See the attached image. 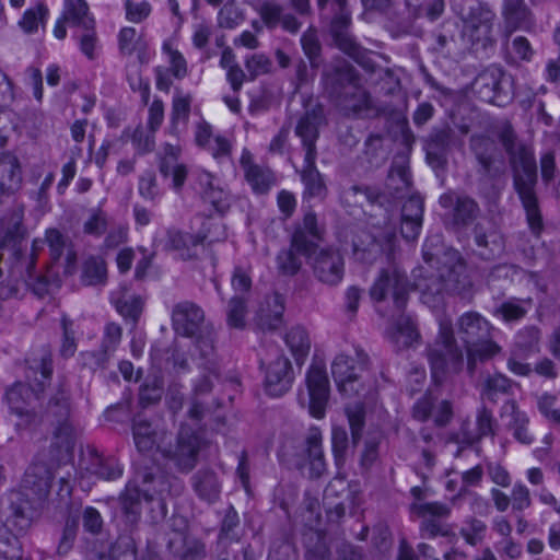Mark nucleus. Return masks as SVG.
<instances>
[{
    "label": "nucleus",
    "mask_w": 560,
    "mask_h": 560,
    "mask_svg": "<svg viewBox=\"0 0 560 560\" xmlns=\"http://www.w3.org/2000/svg\"><path fill=\"white\" fill-rule=\"evenodd\" d=\"M499 140L504 148L513 173V185L526 212V219L533 233L542 230V217L535 191L537 183V165L529 145L518 140L510 124L499 131Z\"/></svg>",
    "instance_id": "f257e3e1"
},
{
    "label": "nucleus",
    "mask_w": 560,
    "mask_h": 560,
    "mask_svg": "<svg viewBox=\"0 0 560 560\" xmlns=\"http://www.w3.org/2000/svg\"><path fill=\"white\" fill-rule=\"evenodd\" d=\"M2 236L0 237V249L8 250L11 255V267L8 282L0 284V300L16 296L19 282L30 283L34 279L38 250L43 247V240L33 241L32 248L25 250L27 236L23 226V212L14 210L2 220Z\"/></svg>",
    "instance_id": "f03ea898"
},
{
    "label": "nucleus",
    "mask_w": 560,
    "mask_h": 560,
    "mask_svg": "<svg viewBox=\"0 0 560 560\" xmlns=\"http://www.w3.org/2000/svg\"><path fill=\"white\" fill-rule=\"evenodd\" d=\"M51 476L43 465H35L27 469L23 479V490L12 492L10 495L11 518L19 532H25L33 518L34 510L49 493Z\"/></svg>",
    "instance_id": "7ed1b4c3"
},
{
    "label": "nucleus",
    "mask_w": 560,
    "mask_h": 560,
    "mask_svg": "<svg viewBox=\"0 0 560 560\" xmlns=\"http://www.w3.org/2000/svg\"><path fill=\"white\" fill-rule=\"evenodd\" d=\"M467 352V369L474 373L477 360L491 359L500 352L501 348L492 339L494 327L477 312L464 313L456 323Z\"/></svg>",
    "instance_id": "20e7f679"
},
{
    "label": "nucleus",
    "mask_w": 560,
    "mask_h": 560,
    "mask_svg": "<svg viewBox=\"0 0 560 560\" xmlns=\"http://www.w3.org/2000/svg\"><path fill=\"white\" fill-rule=\"evenodd\" d=\"M427 357L432 378L438 384L463 371L464 353L455 339L450 319H440L439 334L434 342L428 347Z\"/></svg>",
    "instance_id": "39448f33"
},
{
    "label": "nucleus",
    "mask_w": 560,
    "mask_h": 560,
    "mask_svg": "<svg viewBox=\"0 0 560 560\" xmlns=\"http://www.w3.org/2000/svg\"><path fill=\"white\" fill-rule=\"evenodd\" d=\"M451 7L462 20L464 24L463 34L472 46L486 49L494 45L497 14L487 2L480 0H451Z\"/></svg>",
    "instance_id": "423d86ee"
},
{
    "label": "nucleus",
    "mask_w": 560,
    "mask_h": 560,
    "mask_svg": "<svg viewBox=\"0 0 560 560\" xmlns=\"http://www.w3.org/2000/svg\"><path fill=\"white\" fill-rule=\"evenodd\" d=\"M172 327L177 335L195 339L200 357L214 353V328L206 323L203 310L195 302L182 301L173 306Z\"/></svg>",
    "instance_id": "0eeeda50"
},
{
    "label": "nucleus",
    "mask_w": 560,
    "mask_h": 560,
    "mask_svg": "<svg viewBox=\"0 0 560 560\" xmlns=\"http://www.w3.org/2000/svg\"><path fill=\"white\" fill-rule=\"evenodd\" d=\"M164 490L162 478L156 479L151 472H139L137 479L126 486L120 495L121 509L126 522L133 526L138 523L141 515V500L153 502Z\"/></svg>",
    "instance_id": "6e6552de"
},
{
    "label": "nucleus",
    "mask_w": 560,
    "mask_h": 560,
    "mask_svg": "<svg viewBox=\"0 0 560 560\" xmlns=\"http://www.w3.org/2000/svg\"><path fill=\"white\" fill-rule=\"evenodd\" d=\"M351 13L346 5L339 7V11L332 18L329 25V34L336 47L353 59L359 66L369 72H374L376 65L372 59L373 52L362 47L350 33Z\"/></svg>",
    "instance_id": "1a4fd4ad"
},
{
    "label": "nucleus",
    "mask_w": 560,
    "mask_h": 560,
    "mask_svg": "<svg viewBox=\"0 0 560 560\" xmlns=\"http://www.w3.org/2000/svg\"><path fill=\"white\" fill-rule=\"evenodd\" d=\"M27 377H34L35 386L26 385L21 382L15 383L5 394L7 401L12 412H22L24 407H27L30 399L36 390H42L46 381H48L52 373L51 354L43 351L40 355L28 360Z\"/></svg>",
    "instance_id": "9d476101"
},
{
    "label": "nucleus",
    "mask_w": 560,
    "mask_h": 560,
    "mask_svg": "<svg viewBox=\"0 0 560 560\" xmlns=\"http://www.w3.org/2000/svg\"><path fill=\"white\" fill-rule=\"evenodd\" d=\"M50 408L57 417L52 446L57 448V458L61 459L63 455L70 456L72 454L80 429L69 420L70 401L69 395L65 390H60L52 398Z\"/></svg>",
    "instance_id": "9b49d317"
},
{
    "label": "nucleus",
    "mask_w": 560,
    "mask_h": 560,
    "mask_svg": "<svg viewBox=\"0 0 560 560\" xmlns=\"http://www.w3.org/2000/svg\"><path fill=\"white\" fill-rule=\"evenodd\" d=\"M409 290L407 275L396 266H389L380 272L370 289V296L376 302L392 298L397 312H402L408 301Z\"/></svg>",
    "instance_id": "f8f14e48"
},
{
    "label": "nucleus",
    "mask_w": 560,
    "mask_h": 560,
    "mask_svg": "<svg viewBox=\"0 0 560 560\" xmlns=\"http://www.w3.org/2000/svg\"><path fill=\"white\" fill-rule=\"evenodd\" d=\"M200 448L201 440L199 435L192 429L182 425L175 444L161 448V453L178 471L189 472L198 463Z\"/></svg>",
    "instance_id": "ddd939ff"
},
{
    "label": "nucleus",
    "mask_w": 560,
    "mask_h": 560,
    "mask_svg": "<svg viewBox=\"0 0 560 560\" xmlns=\"http://www.w3.org/2000/svg\"><path fill=\"white\" fill-rule=\"evenodd\" d=\"M298 466L307 470L310 479H318L327 471L323 450V434L317 427L308 429L301 450L298 453Z\"/></svg>",
    "instance_id": "4468645a"
},
{
    "label": "nucleus",
    "mask_w": 560,
    "mask_h": 560,
    "mask_svg": "<svg viewBox=\"0 0 560 560\" xmlns=\"http://www.w3.org/2000/svg\"><path fill=\"white\" fill-rule=\"evenodd\" d=\"M314 277L326 285H337L345 276V259L336 248H319L308 260Z\"/></svg>",
    "instance_id": "2eb2a0df"
},
{
    "label": "nucleus",
    "mask_w": 560,
    "mask_h": 560,
    "mask_svg": "<svg viewBox=\"0 0 560 560\" xmlns=\"http://www.w3.org/2000/svg\"><path fill=\"white\" fill-rule=\"evenodd\" d=\"M396 234L386 231L376 235L369 231H360L352 240V254L355 260L372 265L385 250H393Z\"/></svg>",
    "instance_id": "dca6fc26"
},
{
    "label": "nucleus",
    "mask_w": 560,
    "mask_h": 560,
    "mask_svg": "<svg viewBox=\"0 0 560 560\" xmlns=\"http://www.w3.org/2000/svg\"><path fill=\"white\" fill-rule=\"evenodd\" d=\"M410 513L422 520L420 532L422 537L434 538L447 536L448 530L442 520L451 514V508L441 502H413L410 504Z\"/></svg>",
    "instance_id": "f3484780"
},
{
    "label": "nucleus",
    "mask_w": 560,
    "mask_h": 560,
    "mask_svg": "<svg viewBox=\"0 0 560 560\" xmlns=\"http://www.w3.org/2000/svg\"><path fill=\"white\" fill-rule=\"evenodd\" d=\"M469 149L477 162V171L482 177L494 179L503 173V163L495 160L498 147L492 138L485 135H472L469 139Z\"/></svg>",
    "instance_id": "a211bd4d"
},
{
    "label": "nucleus",
    "mask_w": 560,
    "mask_h": 560,
    "mask_svg": "<svg viewBox=\"0 0 560 560\" xmlns=\"http://www.w3.org/2000/svg\"><path fill=\"white\" fill-rule=\"evenodd\" d=\"M264 26L273 31L281 27L289 34H298L302 27V22L298 16L288 11L280 0H262L256 8Z\"/></svg>",
    "instance_id": "6ab92c4d"
},
{
    "label": "nucleus",
    "mask_w": 560,
    "mask_h": 560,
    "mask_svg": "<svg viewBox=\"0 0 560 560\" xmlns=\"http://www.w3.org/2000/svg\"><path fill=\"white\" fill-rule=\"evenodd\" d=\"M294 380L290 360L282 353L270 361L265 371V389L268 395L280 397L290 390Z\"/></svg>",
    "instance_id": "aec40b11"
},
{
    "label": "nucleus",
    "mask_w": 560,
    "mask_h": 560,
    "mask_svg": "<svg viewBox=\"0 0 560 560\" xmlns=\"http://www.w3.org/2000/svg\"><path fill=\"white\" fill-rule=\"evenodd\" d=\"M306 384L310 395V413L315 418L325 416L329 398V381L322 364H313L306 376Z\"/></svg>",
    "instance_id": "412c9836"
},
{
    "label": "nucleus",
    "mask_w": 560,
    "mask_h": 560,
    "mask_svg": "<svg viewBox=\"0 0 560 560\" xmlns=\"http://www.w3.org/2000/svg\"><path fill=\"white\" fill-rule=\"evenodd\" d=\"M323 121V107L316 104L305 110L295 126V135L301 139L306 160L310 162L317 156L315 143L319 135L318 128Z\"/></svg>",
    "instance_id": "4be33fe9"
},
{
    "label": "nucleus",
    "mask_w": 560,
    "mask_h": 560,
    "mask_svg": "<svg viewBox=\"0 0 560 560\" xmlns=\"http://www.w3.org/2000/svg\"><path fill=\"white\" fill-rule=\"evenodd\" d=\"M336 100L338 107L347 117L364 118L374 109L370 92L360 84L348 88L338 94Z\"/></svg>",
    "instance_id": "5701e85b"
},
{
    "label": "nucleus",
    "mask_w": 560,
    "mask_h": 560,
    "mask_svg": "<svg viewBox=\"0 0 560 560\" xmlns=\"http://www.w3.org/2000/svg\"><path fill=\"white\" fill-rule=\"evenodd\" d=\"M442 208H453L452 220L456 226H467L479 215L480 208L477 201L467 196L448 191L440 197Z\"/></svg>",
    "instance_id": "b1692460"
},
{
    "label": "nucleus",
    "mask_w": 560,
    "mask_h": 560,
    "mask_svg": "<svg viewBox=\"0 0 560 560\" xmlns=\"http://www.w3.org/2000/svg\"><path fill=\"white\" fill-rule=\"evenodd\" d=\"M505 79L502 68L491 66L476 77L472 89L481 101L497 104Z\"/></svg>",
    "instance_id": "393cba45"
},
{
    "label": "nucleus",
    "mask_w": 560,
    "mask_h": 560,
    "mask_svg": "<svg viewBox=\"0 0 560 560\" xmlns=\"http://www.w3.org/2000/svg\"><path fill=\"white\" fill-rule=\"evenodd\" d=\"M454 131L451 127L433 128L424 144L427 160L431 164L445 163L446 155L453 142Z\"/></svg>",
    "instance_id": "a878e982"
},
{
    "label": "nucleus",
    "mask_w": 560,
    "mask_h": 560,
    "mask_svg": "<svg viewBox=\"0 0 560 560\" xmlns=\"http://www.w3.org/2000/svg\"><path fill=\"white\" fill-rule=\"evenodd\" d=\"M22 170L18 158L9 152L0 155V203L4 196H10L20 189Z\"/></svg>",
    "instance_id": "bb28decb"
},
{
    "label": "nucleus",
    "mask_w": 560,
    "mask_h": 560,
    "mask_svg": "<svg viewBox=\"0 0 560 560\" xmlns=\"http://www.w3.org/2000/svg\"><path fill=\"white\" fill-rule=\"evenodd\" d=\"M474 240L479 255L485 259H491L503 248L502 236L491 222L477 223L474 228Z\"/></svg>",
    "instance_id": "cd10ccee"
},
{
    "label": "nucleus",
    "mask_w": 560,
    "mask_h": 560,
    "mask_svg": "<svg viewBox=\"0 0 560 560\" xmlns=\"http://www.w3.org/2000/svg\"><path fill=\"white\" fill-rule=\"evenodd\" d=\"M325 83L330 86V94L337 96L342 93L340 90H347L350 86L359 84V73L353 66L348 62H341L331 70L323 73Z\"/></svg>",
    "instance_id": "c85d7f7f"
},
{
    "label": "nucleus",
    "mask_w": 560,
    "mask_h": 560,
    "mask_svg": "<svg viewBox=\"0 0 560 560\" xmlns=\"http://www.w3.org/2000/svg\"><path fill=\"white\" fill-rule=\"evenodd\" d=\"M132 435L139 452L152 451L162 440L164 431L154 428L148 420L138 416L132 421Z\"/></svg>",
    "instance_id": "c756f323"
},
{
    "label": "nucleus",
    "mask_w": 560,
    "mask_h": 560,
    "mask_svg": "<svg viewBox=\"0 0 560 560\" xmlns=\"http://www.w3.org/2000/svg\"><path fill=\"white\" fill-rule=\"evenodd\" d=\"M502 16L509 33L517 28H527L533 23L532 13L525 0H504Z\"/></svg>",
    "instance_id": "7c9ffc66"
},
{
    "label": "nucleus",
    "mask_w": 560,
    "mask_h": 560,
    "mask_svg": "<svg viewBox=\"0 0 560 560\" xmlns=\"http://www.w3.org/2000/svg\"><path fill=\"white\" fill-rule=\"evenodd\" d=\"M191 480L192 488L200 499L210 503L219 499L221 482L214 471L209 469L198 470Z\"/></svg>",
    "instance_id": "2f4dec72"
},
{
    "label": "nucleus",
    "mask_w": 560,
    "mask_h": 560,
    "mask_svg": "<svg viewBox=\"0 0 560 560\" xmlns=\"http://www.w3.org/2000/svg\"><path fill=\"white\" fill-rule=\"evenodd\" d=\"M331 373L340 392L348 394L352 390V383L357 380L354 359L346 354H338L332 364Z\"/></svg>",
    "instance_id": "473e14b6"
},
{
    "label": "nucleus",
    "mask_w": 560,
    "mask_h": 560,
    "mask_svg": "<svg viewBox=\"0 0 560 560\" xmlns=\"http://www.w3.org/2000/svg\"><path fill=\"white\" fill-rule=\"evenodd\" d=\"M205 237L199 234L183 233L171 230L167 232V247L178 252L182 259L187 260L196 257V247L203 242Z\"/></svg>",
    "instance_id": "72a5a7b5"
},
{
    "label": "nucleus",
    "mask_w": 560,
    "mask_h": 560,
    "mask_svg": "<svg viewBox=\"0 0 560 560\" xmlns=\"http://www.w3.org/2000/svg\"><path fill=\"white\" fill-rule=\"evenodd\" d=\"M62 18L67 24L77 28L95 24L86 0H65Z\"/></svg>",
    "instance_id": "f704fd0d"
},
{
    "label": "nucleus",
    "mask_w": 560,
    "mask_h": 560,
    "mask_svg": "<svg viewBox=\"0 0 560 560\" xmlns=\"http://www.w3.org/2000/svg\"><path fill=\"white\" fill-rule=\"evenodd\" d=\"M331 447H332V454L335 459V465L338 468V472L336 477L334 478V481H331L327 489L326 493H329L332 491L335 487V482H339L341 486H343L345 482V475L340 472V469L343 467L346 463V454L348 450V434L347 431L343 428L336 427L332 429L331 432Z\"/></svg>",
    "instance_id": "c9c22d12"
},
{
    "label": "nucleus",
    "mask_w": 560,
    "mask_h": 560,
    "mask_svg": "<svg viewBox=\"0 0 560 560\" xmlns=\"http://www.w3.org/2000/svg\"><path fill=\"white\" fill-rule=\"evenodd\" d=\"M494 423L495 420L492 413L486 407H481L476 417V433L469 432L466 429H462V433L458 435L459 441L467 445H472L479 442L482 438L494 435Z\"/></svg>",
    "instance_id": "e433bc0d"
},
{
    "label": "nucleus",
    "mask_w": 560,
    "mask_h": 560,
    "mask_svg": "<svg viewBox=\"0 0 560 560\" xmlns=\"http://www.w3.org/2000/svg\"><path fill=\"white\" fill-rule=\"evenodd\" d=\"M316 159L312 162L304 158V166L301 171V179L304 184V196L307 198H324L327 188L324 184L320 173L315 166Z\"/></svg>",
    "instance_id": "4c0bfd02"
},
{
    "label": "nucleus",
    "mask_w": 560,
    "mask_h": 560,
    "mask_svg": "<svg viewBox=\"0 0 560 560\" xmlns=\"http://www.w3.org/2000/svg\"><path fill=\"white\" fill-rule=\"evenodd\" d=\"M285 343L295 363L302 365L311 350V339L306 329L302 326L292 327L285 335Z\"/></svg>",
    "instance_id": "58836bf2"
},
{
    "label": "nucleus",
    "mask_w": 560,
    "mask_h": 560,
    "mask_svg": "<svg viewBox=\"0 0 560 560\" xmlns=\"http://www.w3.org/2000/svg\"><path fill=\"white\" fill-rule=\"evenodd\" d=\"M387 187L394 197H402L410 187V173L404 158L396 159L388 173Z\"/></svg>",
    "instance_id": "ea45409f"
},
{
    "label": "nucleus",
    "mask_w": 560,
    "mask_h": 560,
    "mask_svg": "<svg viewBox=\"0 0 560 560\" xmlns=\"http://www.w3.org/2000/svg\"><path fill=\"white\" fill-rule=\"evenodd\" d=\"M506 407H510L511 409V421L509 423V428L512 431L514 439L522 444H532L534 438L528 431L529 419L527 415L518 409L515 400L508 401Z\"/></svg>",
    "instance_id": "a19ab883"
},
{
    "label": "nucleus",
    "mask_w": 560,
    "mask_h": 560,
    "mask_svg": "<svg viewBox=\"0 0 560 560\" xmlns=\"http://www.w3.org/2000/svg\"><path fill=\"white\" fill-rule=\"evenodd\" d=\"M514 383L501 373L488 375L482 385L481 395L486 399L497 402L501 396L512 394Z\"/></svg>",
    "instance_id": "79ce46f5"
},
{
    "label": "nucleus",
    "mask_w": 560,
    "mask_h": 560,
    "mask_svg": "<svg viewBox=\"0 0 560 560\" xmlns=\"http://www.w3.org/2000/svg\"><path fill=\"white\" fill-rule=\"evenodd\" d=\"M419 337L418 330L410 316L401 314L395 322L390 340L398 348L410 347Z\"/></svg>",
    "instance_id": "37998d69"
},
{
    "label": "nucleus",
    "mask_w": 560,
    "mask_h": 560,
    "mask_svg": "<svg viewBox=\"0 0 560 560\" xmlns=\"http://www.w3.org/2000/svg\"><path fill=\"white\" fill-rule=\"evenodd\" d=\"M213 355L208 358L201 357L205 360L203 374L198 378L194 385L191 396L207 397L213 388V382L219 378V372L213 360Z\"/></svg>",
    "instance_id": "c03bdc74"
},
{
    "label": "nucleus",
    "mask_w": 560,
    "mask_h": 560,
    "mask_svg": "<svg viewBox=\"0 0 560 560\" xmlns=\"http://www.w3.org/2000/svg\"><path fill=\"white\" fill-rule=\"evenodd\" d=\"M529 306L530 300L510 299L495 307L493 315L501 317L506 323L516 322L525 317Z\"/></svg>",
    "instance_id": "a18cd8bd"
},
{
    "label": "nucleus",
    "mask_w": 560,
    "mask_h": 560,
    "mask_svg": "<svg viewBox=\"0 0 560 560\" xmlns=\"http://www.w3.org/2000/svg\"><path fill=\"white\" fill-rule=\"evenodd\" d=\"M387 150L384 139L380 135H371L364 142L363 156L370 167H378L387 160Z\"/></svg>",
    "instance_id": "49530a36"
},
{
    "label": "nucleus",
    "mask_w": 560,
    "mask_h": 560,
    "mask_svg": "<svg viewBox=\"0 0 560 560\" xmlns=\"http://www.w3.org/2000/svg\"><path fill=\"white\" fill-rule=\"evenodd\" d=\"M245 178L256 194H266L276 183L271 170L260 165L250 167L245 173Z\"/></svg>",
    "instance_id": "de8ad7c7"
},
{
    "label": "nucleus",
    "mask_w": 560,
    "mask_h": 560,
    "mask_svg": "<svg viewBox=\"0 0 560 560\" xmlns=\"http://www.w3.org/2000/svg\"><path fill=\"white\" fill-rule=\"evenodd\" d=\"M107 278L106 262L101 257H90L84 261L82 281L86 285L105 283Z\"/></svg>",
    "instance_id": "09e8293b"
},
{
    "label": "nucleus",
    "mask_w": 560,
    "mask_h": 560,
    "mask_svg": "<svg viewBox=\"0 0 560 560\" xmlns=\"http://www.w3.org/2000/svg\"><path fill=\"white\" fill-rule=\"evenodd\" d=\"M301 46L304 55L310 60L311 67L317 68L322 55V44L314 26H310L301 36Z\"/></svg>",
    "instance_id": "8fccbe9b"
},
{
    "label": "nucleus",
    "mask_w": 560,
    "mask_h": 560,
    "mask_svg": "<svg viewBox=\"0 0 560 560\" xmlns=\"http://www.w3.org/2000/svg\"><path fill=\"white\" fill-rule=\"evenodd\" d=\"M115 307L122 317L136 323L142 313L143 300L139 295L124 294L115 300Z\"/></svg>",
    "instance_id": "3c124183"
},
{
    "label": "nucleus",
    "mask_w": 560,
    "mask_h": 560,
    "mask_svg": "<svg viewBox=\"0 0 560 560\" xmlns=\"http://www.w3.org/2000/svg\"><path fill=\"white\" fill-rule=\"evenodd\" d=\"M487 524L476 517L468 518L459 529V535L470 546L481 544L486 537Z\"/></svg>",
    "instance_id": "603ef678"
},
{
    "label": "nucleus",
    "mask_w": 560,
    "mask_h": 560,
    "mask_svg": "<svg viewBox=\"0 0 560 560\" xmlns=\"http://www.w3.org/2000/svg\"><path fill=\"white\" fill-rule=\"evenodd\" d=\"M271 303L273 304L272 314H265L264 311L258 315L257 325L261 330H276L282 324V313H283V304L281 296L275 294L271 298Z\"/></svg>",
    "instance_id": "864d4df0"
},
{
    "label": "nucleus",
    "mask_w": 560,
    "mask_h": 560,
    "mask_svg": "<svg viewBox=\"0 0 560 560\" xmlns=\"http://www.w3.org/2000/svg\"><path fill=\"white\" fill-rule=\"evenodd\" d=\"M219 399L207 401L205 397L190 396L187 416L195 421H201L208 415L220 408Z\"/></svg>",
    "instance_id": "5fc2aeb1"
},
{
    "label": "nucleus",
    "mask_w": 560,
    "mask_h": 560,
    "mask_svg": "<svg viewBox=\"0 0 560 560\" xmlns=\"http://www.w3.org/2000/svg\"><path fill=\"white\" fill-rule=\"evenodd\" d=\"M246 315V300L244 295L233 296L228 304L226 317L229 326L244 328Z\"/></svg>",
    "instance_id": "6e6d98bb"
},
{
    "label": "nucleus",
    "mask_w": 560,
    "mask_h": 560,
    "mask_svg": "<svg viewBox=\"0 0 560 560\" xmlns=\"http://www.w3.org/2000/svg\"><path fill=\"white\" fill-rule=\"evenodd\" d=\"M119 50L124 55L130 56L136 50L145 49V44L138 36L133 27H124L118 35Z\"/></svg>",
    "instance_id": "4d7b16f0"
},
{
    "label": "nucleus",
    "mask_w": 560,
    "mask_h": 560,
    "mask_svg": "<svg viewBox=\"0 0 560 560\" xmlns=\"http://www.w3.org/2000/svg\"><path fill=\"white\" fill-rule=\"evenodd\" d=\"M277 267L284 276H294L302 267V260L291 247L279 252L277 255Z\"/></svg>",
    "instance_id": "13d9d810"
},
{
    "label": "nucleus",
    "mask_w": 560,
    "mask_h": 560,
    "mask_svg": "<svg viewBox=\"0 0 560 560\" xmlns=\"http://www.w3.org/2000/svg\"><path fill=\"white\" fill-rule=\"evenodd\" d=\"M306 560H330V551L326 538L319 533H313L308 537Z\"/></svg>",
    "instance_id": "bf43d9fd"
},
{
    "label": "nucleus",
    "mask_w": 560,
    "mask_h": 560,
    "mask_svg": "<svg viewBox=\"0 0 560 560\" xmlns=\"http://www.w3.org/2000/svg\"><path fill=\"white\" fill-rule=\"evenodd\" d=\"M61 328H62V341L60 346V354L63 358H71L74 355L77 351V342H75V329L73 320L69 319L67 316L61 318Z\"/></svg>",
    "instance_id": "052dcab7"
},
{
    "label": "nucleus",
    "mask_w": 560,
    "mask_h": 560,
    "mask_svg": "<svg viewBox=\"0 0 560 560\" xmlns=\"http://www.w3.org/2000/svg\"><path fill=\"white\" fill-rule=\"evenodd\" d=\"M245 68L248 72L249 80L267 74L272 69V61L264 54H254L246 58Z\"/></svg>",
    "instance_id": "680f3d73"
},
{
    "label": "nucleus",
    "mask_w": 560,
    "mask_h": 560,
    "mask_svg": "<svg viewBox=\"0 0 560 560\" xmlns=\"http://www.w3.org/2000/svg\"><path fill=\"white\" fill-rule=\"evenodd\" d=\"M108 226L107 215L101 209L92 210L89 219L83 224V232L100 237Z\"/></svg>",
    "instance_id": "e2e57ef3"
},
{
    "label": "nucleus",
    "mask_w": 560,
    "mask_h": 560,
    "mask_svg": "<svg viewBox=\"0 0 560 560\" xmlns=\"http://www.w3.org/2000/svg\"><path fill=\"white\" fill-rule=\"evenodd\" d=\"M163 383L159 377L147 381L140 388L139 400L142 406L155 404L162 397Z\"/></svg>",
    "instance_id": "0e129e2a"
},
{
    "label": "nucleus",
    "mask_w": 560,
    "mask_h": 560,
    "mask_svg": "<svg viewBox=\"0 0 560 560\" xmlns=\"http://www.w3.org/2000/svg\"><path fill=\"white\" fill-rule=\"evenodd\" d=\"M198 182L200 187L202 188L203 197L211 202L212 205H217L223 199V190L218 188L214 184V177L208 173L202 172L198 176Z\"/></svg>",
    "instance_id": "69168bd1"
},
{
    "label": "nucleus",
    "mask_w": 560,
    "mask_h": 560,
    "mask_svg": "<svg viewBox=\"0 0 560 560\" xmlns=\"http://www.w3.org/2000/svg\"><path fill=\"white\" fill-rule=\"evenodd\" d=\"M47 13V8L43 3H38L24 12L20 25L25 32L32 33L37 30L39 22H43Z\"/></svg>",
    "instance_id": "338daca9"
},
{
    "label": "nucleus",
    "mask_w": 560,
    "mask_h": 560,
    "mask_svg": "<svg viewBox=\"0 0 560 560\" xmlns=\"http://www.w3.org/2000/svg\"><path fill=\"white\" fill-rule=\"evenodd\" d=\"M557 397L550 394H542L538 397L537 406L540 413L550 422L560 425V408L556 407Z\"/></svg>",
    "instance_id": "774afa93"
}]
</instances>
